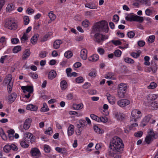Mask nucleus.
Returning <instances> with one entry per match:
<instances>
[{
	"label": "nucleus",
	"instance_id": "obj_56",
	"mask_svg": "<svg viewBox=\"0 0 158 158\" xmlns=\"http://www.w3.org/2000/svg\"><path fill=\"white\" fill-rule=\"evenodd\" d=\"M152 10L147 9L145 10V13L146 15L148 16H150L152 14Z\"/></svg>",
	"mask_w": 158,
	"mask_h": 158
},
{
	"label": "nucleus",
	"instance_id": "obj_34",
	"mask_svg": "<svg viewBox=\"0 0 158 158\" xmlns=\"http://www.w3.org/2000/svg\"><path fill=\"white\" fill-rule=\"evenodd\" d=\"M49 109L46 103H43V106L41 109V111L43 112H46L48 111Z\"/></svg>",
	"mask_w": 158,
	"mask_h": 158
},
{
	"label": "nucleus",
	"instance_id": "obj_14",
	"mask_svg": "<svg viewBox=\"0 0 158 158\" xmlns=\"http://www.w3.org/2000/svg\"><path fill=\"white\" fill-rule=\"evenodd\" d=\"M87 51L85 49H83L81 52L80 56L81 58L83 60H86L87 58Z\"/></svg>",
	"mask_w": 158,
	"mask_h": 158
},
{
	"label": "nucleus",
	"instance_id": "obj_54",
	"mask_svg": "<svg viewBox=\"0 0 158 158\" xmlns=\"http://www.w3.org/2000/svg\"><path fill=\"white\" fill-rule=\"evenodd\" d=\"M143 134V132L142 131H138L137 132L135 133V136L136 137H141Z\"/></svg>",
	"mask_w": 158,
	"mask_h": 158
},
{
	"label": "nucleus",
	"instance_id": "obj_15",
	"mask_svg": "<svg viewBox=\"0 0 158 158\" xmlns=\"http://www.w3.org/2000/svg\"><path fill=\"white\" fill-rule=\"evenodd\" d=\"M12 76L11 75H8L5 78L3 82L6 84H9L13 83L11 81Z\"/></svg>",
	"mask_w": 158,
	"mask_h": 158
},
{
	"label": "nucleus",
	"instance_id": "obj_51",
	"mask_svg": "<svg viewBox=\"0 0 158 158\" xmlns=\"http://www.w3.org/2000/svg\"><path fill=\"white\" fill-rule=\"evenodd\" d=\"M83 81V78L82 77H79L76 79V81L78 83H81Z\"/></svg>",
	"mask_w": 158,
	"mask_h": 158
},
{
	"label": "nucleus",
	"instance_id": "obj_46",
	"mask_svg": "<svg viewBox=\"0 0 158 158\" xmlns=\"http://www.w3.org/2000/svg\"><path fill=\"white\" fill-rule=\"evenodd\" d=\"M89 22L87 20H85L82 22V25L85 27H87L89 26Z\"/></svg>",
	"mask_w": 158,
	"mask_h": 158
},
{
	"label": "nucleus",
	"instance_id": "obj_32",
	"mask_svg": "<svg viewBox=\"0 0 158 158\" xmlns=\"http://www.w3.org/2000/svg\"><path fill=\"white\" fill-rule=\"evenodd\" d=\"M157 98V96L155 94H149L147 97V99L148 100H153Z\"/></svg>",
	"mask_w": 158,
	"mask_h": 158
},
{
	"label": "nucleus",
	"instance_id": "obj_22",
	"mask_svg": "<svg viewBox=\"0 0 158 158\" xmlns=\"http://www.w3.org/2000/svg\"><path fill=\"white\" fill-rule=\"evenodd\" d=\"M15 9V5L12 3L8 4L6 8V10L7 12H10Z\"/></svg>",
	"mask_w": 158,
	"mask_h": 158
},
{
	"label": "nucleus",
	"instance_id": "obj_18",
	"mask_svg": "<svg viewBox=\"0 0 158 158\" xmlns=\"http://www.w3.org/2000/svg\"><path fill=\"white\" fill-rule=\"evenodd\" d=\"M27 110L31 111H36L38 109V107L36 106H34L32 104L28 105L26 107Z\"/></svg>",
	"mask_w": 158,
	"mask_h": 158
},
{
	"label": "nucleus",
	"instance_id": "obj_31",
	"mask_svg": "<svg viewBox=\"0 0 158 158\" xmlns=\"http://www.w3.org/2000/svg\"><path fill=\"white\" fill-rule=\"evenodd\" d=\"M0 135L1 137L4 140H6V139L7 136L5 134L3 129L1 128H0Z\"/></svg>",
	"mask_w": 158,
	"mask_h": 158
},
{
	"label": "nucleus",
	"instance_id": "obj_50",
	"mask_svg": "<svg viewBox=\"0 0 158 158\" xmlns=\"http://www.w3.org/2000/svg\"><path fill=\"white\" fill-rule=\"evenodd\" d=\"M47 53L45 51L41 52L39 54V56L42 58H44L46 56Z\"/></svg>",
	"mask_w": 158,
	"mask_h": 158
},
{
	"label": "nucleus",
	"instance_id": "obj_25",
	"mask_svg": "<svg viewBox=\"0 0 158 158\" xmlns=\"http://www.w3.org/2000/svg\"><path fill=\"white\" fill-rule=\"evenodd\" d=\"M30 54V51L28 49H26L23 53V59L24 60L26 59L29 56Z\"/></svg>",
	"mask_w": 158,
	"mask_h": 158
},
{
	"label": "nucleus",
	"instance_id": "obj_4",
	"mask_svg": "<svg viewBox=\"0 0 158 158\" xmlns=\"http://www.w3.org/2000/svg\"><path fill=\"white\" fill-rule=\"evenodd\" d=\"M5 26L9 29L13 30H15L17 27V24L13 21L11 20H8L6 22Z\"/></svg>",
	"mask_w": 158,
	"mask_h": 158
},
{
	"label": "nucleus",
	"instance_id": "obj_9",
	"mask_svg": "<svg viewBox=\"0 0 158 158\" xmlns=\"http://www.w3.org/2000/svg\"><path fill=\"white\" fill-rule=\"evenodd\" d=\"M21 88L23 90L24 93H25L26 92H27L28 93L31 94L33 91V87L30 85L22 86Z\"/></svg>",
	"mask_w": 158,
	"mask_h": 158
},
{
	"label": "nucleus",
	"instance_id": "obj_30",
	"mask_svg": "<svg viewBox=\"0 0 158 158\" xmlns=\"http://www.w3.org/2000/svg\"><path fill=\"white\" fill-rule=\"evenodd\" d=\"M48 15L51 21H53L56 18V16L55 15L53 11H51L48 13Z\"/></svg>",
	"mask_w": 158,
	"mask_h": 158
},
{
	"label": "nucleus",
	"instance_id": "obj_52",
	"mask_svg": "<svg viewBox=\"0 0 158 158\" xmlns=\"http://www.w3.org/2000/svg\"><path fill=\"white\" fill-rule=\"evenodd\" d=\"M111 42L113 44L116 46L120 45L122 44L121 42L118 40H112L111 41Z\"/></svg>",
	"mask_w": 158,
	"mask_h": 158
},
{
	"label": "nucleus",
	"instance_id": "obj_24",
	"mask_svg": "<svg viewBox=\"0 0 158 158\" xmlns=\"http://www.w3.org/2000/svg\"><path fill=\"white\" fill-rule=\"evenodd\" d=\"M127 89V85L125 84H120L118 86V90L126 91Z\"/></svg>",
	"mask_w": 158,
	"mask_h": 158
},
{
	"label": "nucleus",
	"instance_id": "obj_7",
	"mask_svg": "<svg viewBox=\"0 0 158 158\" xmlns=\"http://www.w3.org/2000/svg\"><path fill=\"white\" fill-rule=\"evenodd\" d=\"M130 103V101L127 99H122L117 102V104L122 107H124L129 105Z\"/></svg>",
	"mask_w": 158,
	"mask_h": 158
},
{
	"label": "nucleus",
	"instance_id": "obj_35",
	"mask_svg": "<svg viewBox=\"0 0 158 158\" xmlns=\"http://www.w3.org/2000/svg\"><path fill=\"white\" fill-rule=\"evenodd\" d=\"M126 91H123L119 90H118V95L120 98H123L125 96V94Z\"/></svg>",
	"mask_w": 158,
	"mask_h": 158
},
{
	"label": "nucleus",
	"instance_id": "obj_20",
	"mask_svg": "<svg viewBox=\"0 0 158 158\" xmlns=\"http://www.w3.org/2000/svg\"><path fill=\"white\" fill-rule=\"evenodd\" d=\"M99 56L97 54H94L90 57L89 58V60L90 61L95 62L98 60L99 59Z\"/></svg>",
	"mask_w": 158,
	"mask_h": 158
},
{
	"label": "nucleus",
	"instance_id": "obj_6",
	"mask_svg": "<svg viewBox=\"0 0 158 158\" xmlns=\"http://www.w3.org/2000/svg\"><path fill=\"white\" fill-rule=\"evenodd\" d=\"M94 36V40L98 43L102 42L104 40V35L99 33H96Z\"/></svg>",
	"mask_w": 158,
	"mask_h": 158
},
{
	"label": "nucleus",
	"instance_id": "obj_57",
	"mask_svg": "<svg viewBox=\"0 0 158 158\" xmlns=\"http://www.w3.org/2000/svg\"><path fill=\"white\" fill-rule=\"evenodd\" d=\"M150 69L153 72V73H155L156 71L157 68L156 65L155 64L153 66H151Z\"/></svg>",
	"mask_w": 158,
	"mask_h": 158
},
{
	"label": "nucleus",
	"instance_id": "obj_44",
	"mask_svg": "<svg viewBox=\"0 0 158 158\" xmlns=\"http://www.w3.org/2000/svg\"><path fill=\"white\" fill-rule=\"evenodd\" d=\"M28 39V37L27 36V35H26L25 33H24L21 39V41L22 43H23L24 42L27 40Z\"/></svg>",
	"mask_w": 158,
	"mask_h": 158
},
{
	"label": "nucleus",
	"instance_id": "obj_29",
	"mask_svg": "<svg viewBox=\"0 0 158 158\" xmlns=\"http://www.w3.org/2000/svg\"><path fill=\"white\" fill-rule=\"evenodd\" d=\"M135 15H128L125 18L126 20L129 21H135Z\"/></svg>",
	"mask_w": 158,
	"mask_h": 158
},
{
	"label": "nucleus",
	"instance_id": "obj_27",
	"mask_svg": "<svg viewBox=\"0 0 158 158\" xmlns=\"http://www.w3.org/2000/svg\"><path fill=\"white\" fill-rule=\"evenodd\" d=\"M94 131L97 133L102 134L104 132V131L99 128L97 126L95 125L94 127Z\"/></svg>",
	"mask_w": 158,
	"mask_h": 158
},
{
	"label": "nucleus",
	"instance_id": "obj_64",
	"mask_svg": "<svg viewBox=\"0 0 158 158\" xmlns=\"http://www.w3.org/2000/svg\"><path fill=\"white\" fill-rule=\"evenodd\" d=\"M138 44L139 47H143L145 44V42L143 40H140L138 42Z\"/></svg>",
	"mask_w": 158,
	"mask_h": 158
},
{
	"label": "nucleus",
	"instance_id": "obj_11",
	"mask_svg": "<svg viewBox=\"0 0 158 158\" xmlns=\"http://www.w3.org/2000/svg\"><path fill=\"white\" fill-rule=\"evenodd\" d=\"M29 140L26 139H23L20 142V144L21 146L24 148H27L29 146L28 144Z\"/></svg>",
	"mask_w": 158,
	"mask_h": 158
},
{
	"label": "nucleus",
	"instance_id": "obj_26",
	"mask_svg": "<svg viewBox=\"0 0 158 158\" xmlns=\"http://www.w3.org/2000/svg\"><path fill=\"white\" fill-rule=\"evenodd\" d=\"M83 106L82 104H74L73 105V107L76 110H78L81 109Z\"/></svg>",
	"mask_w": 158,
	"mask_h": 158
},
{
	"label": "nucleus",
	"instance_id": "obj_62",
	"mask_svg": "<svg viewBox=\"0 0 158 158\" xmlns=\"http://www.w3.org/2000/svg\"><path fill=\"white\" fill-rule=\"evenodd\" d=\"M150 119V117L149 116H147L145 117L143 119V121L146 123H148Z\"/></svg>",
	"mask_w": 158,
	"mask_h": 158
},
{
	"label": "nucleus",
	"instance_id": "obj_23",
	"mask_svg": "<svg viewBox=\"0 0 158 158\" xmlns=\"http://www.w3.org/2000/svg\"><path fill=\"white\" fill-rule=\"evenodd\" d=\"M39 35L38 34H35L31 39V41L33 44H35L37 41Z\"/></svg>",
	"mask_w": 158,
	"mask_h": 158
},
{
	"label": "nucleus",
	"instance_id": "obj_8",
	"mask_svg": "<svg viewBox=\"0 0 158 158\" xmlns=\"http://www.w3.org/2000/svg\"><path fill=\"white\" fill-rule=\"evenodd\" d=\"M30 153L32 156L35 157L36 158H39L40 156V153L39 150L36 148H32Z\"/></svg>",
	"mask_w": 158,
	"mask_h": 158
},
{
	"label": "nucleus",
	"instance_id": "obj_43",
	"mask_svg": "<svg viewBox=\"0 0 158 158\" xmlns=\"http://www.w3.org/2000/svg\"><path fill=\"white\" fill-rule=\"evenodd\" d=\"M108 121V118L106 116L100 117L99 118V122L106 123Z\"/></svg>",
	"mask_w": 158,
	"mask_h": 158
},
{
	"label": "nucleus",
	"instance_id": "obj_58",
	"mask_svg": "<svg viewBox=\"0 0 158 158\" xmlns=\"http://www.w3.org/2000/svg\"><path fill=\"white\" fill-rule=\"evenodd\" d=\"M29 75L34 79H37L38 77V75L34 73H30L29 74Z\"/></svg>",
	"mask_w": 158,
	"mask_h": 158
},
{
	"label": "nucleus",
	"instance_id": "obj_28",
	"mask_svg": "<svg viewBox=\"0 0 158 158\" xmlns=\"http://www.w3.org/2000/svg\"><path fill=\"white\" fill-rule=\"evenodd\" d=\"M144 18L143 17H140L137 15H135V21L138 22L139 23H141L143 21Z\"/></svg>",
	"mask_w": 158,
	"mask_h": 158
},
{
	"label": "nucleus",
	"instance_id": "obj_13",
	"mask_svg": "<svg viewBox=\"0 0 158 158\" xmlns=\"http://www.w3.org/2000/svg\"><path fill=\"white\" fill-rule=\"evenodd\" d=\"M56 72L54 70H52L49 72L48 75V78L49 79L52 80L56 77Z\"/></svg>",
	"mask_w": 158,
	"mask_h": 158
},
{
	"label": "nucleus",
	"instance_id": "obj_60",
	"mask_svg": "<svg viewBox=\"0 0 158 158\" xmlns=\"http://www.w3.org/2000/svg\"><path fill=\"white\" fill-rule=\"evenodd\" d=\"M155 39V36L154 35H151L150 36L148 40V41L150 43H153Z\"/></svg>",
	"mask_w": 158,
	"mask_h": 158
},
{
	"label": "nucleus",
	"instance_id": "obj_40",
	"mask_svg": "<svg viewBox=\"0 0 158 158\" xmlns=\"http://www.w3.org/2000/svg\"><path fill=\"white\" fill-rule=\"evenodd\" d=\"M33 135V134L31 133L27 132L24 135V139H30Z\"/></svg>",
	"mask_w": 158,
	"mask_h": 158
},
{
	"label": "nucleus",
	"instance_id": "obj_59",
	"mask_svg": "<svg viewBox=\"0 0 158 158\" xmlns=\"http://www.w3.org/2000/svg\"><path fill=\"white\" fill-rule=\"evenodd\" d=\"M45 134L50 135L52 134V131L51 127H49L48 129L46 130L45 132Z\"/></svg>",
	"mask_w": 158,
	"mask_h": 158
},
{
	"label": "nucleus",
	"instance_id": "obj_42",
	"mask_svg": "<svg viewBox=\"0 0 158 158\" xmlns=\"http://www.w3.org/2000/svg\"><path fill=\"white\" fill-rule=\"evenodd\" d=\"M44 150L46 153H48L50 152L51 148L49 146L45 145L44 146Z\"/></svg>",
	"mask_w": 158,
	"mask_h": 158
},
{
	"label": "nucleus",
	"instance_id": "obj_49",
	"mask_svg": "<svg viewBox=\"0 0 158 158\" xmlns=\"http://www.w3.org/2000/svg\"><path fill=\"white\" fill-rule=\"evenodd\" d=\"M79 123L81 125L82 127H84L87 125L86 123L85 120L81 119L79 121Z\"/></svg>",
	"mask_w": 158,
	"mask_h": 158
},
{
	"label": "nucleus",
	"instance_id": "obj_1",
	"mask_svg": "<svg viewBox=\"0 0 158 158\" xmlns=\"http://www.w3.org/2000/svg\"><path fill=\"white\" fill-rule=\"evenodd\" d=\"M124 144L120 139L117 136L114 137L110 143L108 155L111 157H114L116 153V152H122L123 151Z\"/></svg>",
	"mask_w": 158,
	"mask_h": 158
},
{
	"label": "nucleus",
	"instance_id": "obj_45",
	"mask_svg": "<svg viewBox=\"0 0 158 158\" xmlns=\"http://www.w3.org/2000/svg\"><path fill=\"white\" fill-rule=\"evenodd\" d=\"M156 86V84L154 82L151 83L149 85L148 87V89H153L155 88Z\"/></svg>",
	"mask_w": 158,
	"mask_h": 158
},
{
	"label": "nucleus",
	"instance_id": "obj_47",
	"mask_svg": "<svg viewBox=\"0 0 158 158\" xmlns=\"http://www.w3.org/2000/svg\"><path fill=\"white\" fill-rule=\"evenodd\" d=\"M135 33L133 31H130L127 32L128 37L130 38H133L135 35Z\"/></svg>",
	"mask_w": 158,
	"mask_h": 158
},
{
	"label": "nucleus",
	"instance_id": "obj_53",
	"mask_svg": "<svg viewBox=\"0 0 158 158\" xmlns=\"http://www.w3.org/2000/svg\"><path fill=\"white\" fill-rule=\"evenodd\" d=\"M23 19L24 21V24L25 25H27L29 22V19L28 16H26L24 17Z\"/></svg>",
	"mask_w": 158,
	"mask_h": 158
},
{
	"label": "nucleus",
	"instance_id": "obj_36",
	"mask_svg": "<svg viewBox=\"0 0 158 158\" xmlns=\"http://www.w3.org/2000/svg\"><path fill=\"white\" fill-rule=\"evenodd\" d=\"M124 60L127 63L129 64H133L134 61L132 59L129 57H126L124 58Z\"/></svg>",
	"mask_w": 158,
	"mask_h": 158
},
{
	"label": "nucleus",
	"instance_id": "obj_12",
	"mask_svg": "<svg viewBox=\"0 0 158 158\" xmlns=\"http://www.w3.org/2000/svg\"><path fill=\"white\" fill-rule=\"evenodd\" d=\"M106 95L110 103L111 104H113L115 103V99L114 97L111 96L110 94L108 93L106 94Z\"/></svg>",
	"mask_w": 158,
	"mask_h": 158
},
{
	"label": "nucleus",
	"instance_id": "obj_48",
	"mask_svg": "<svg viewBox=\"0 0 158 158\" xmlns=\"http://www.w3.org/2000/svg\"><path fill=\"white\" fill-rule=\"evenodd\" d=\"M114 55L115 56L117 57H119L121 56L122 52L119 49L115 50L114 52Z\"/></svg>",
	"mask_w": 158,
	"mask_h": 158
},
{
	"label": "nucleus",
	"instance_id": "obj_55",
	"mask_svg": "<svg viewBox=\"0 0 158 158\" xmlns=\"http://www.w3.org/2000/svg\"><path fill=\"white\" fill-rule=\"evenodd\" d=\"M96 73L95 70H94L89 73V76L92 77H94L96 76Z\"/></svg>",
	"mask_w": 158,
	"mask_h": 158
},
{
	"label": "nucleus",
	"instance_id": "obj_5",
	"mask_svg": "<svg viewBox=\"0 0 158 158\" xmlns=\"http://www.w3.org/2000/svg\"><path fill=\"white\" fill-rule=\"evenodd\" d=\"M141 112L137 110H133L131 113L132 117L131 118V120L133 121H136V119L140 117L139 114H141Z\"/></svg>",
	"mask_w": 158,
	"mask_h": 158
},
{
	"label": "nucleus",
	"instance_id": "obj_16",
	"mask_svg": "<svg viewBox=\"0 0 158 158\" xmlns=\"http://www.w3.org/2000/svg\"><path fill=\"white\" fill-rule=\"evenodd\" d=\"M61 40H56L53 43V47L55 49H58L59 48L60 44L62 43Z\"/></svg>",
	"mask_w": 158,
	"mask_h": 158
},
{
	"label": "nucleus",
	"instance_id": "obj_19",
	"mask_svg": "<svg viewBox=\"0 0 158 158\" xmlns=\"http://www.w3.org/2000/svg\"><path fill=\"white\" fill-rule=\"evenodd\" d=\"M74 127V126L72 124L70 125L69 127L68 130V134L69 136H70L73 134Z\"/></svg>",
	"mask_w": 158,
	"mask_h": 158
},
{
	"label": "nucleus",
	"instance_id": "obj_39",
	"mask_svg": "<svg viewBox=\"0 0 158 158\" xmlns=\"http://www.w3.org/2000/svg\"><path fill=\"white\" fill-rule=\"evenodd\" d=\"M114 76V73H112L109 72L106 75L105 77L108 79H112Z\"/></svg>",
	"mask_w": 158,
	"mask_h": 158
},
{
	"label": "nucleus",
	"instance_id": "obj_63",
	"mask_svg": "<svg viewBox=\"0 0 158 158\" xmlns=\"http://www.w3.org/2000/svg\"><path fill=\"white\" fill-rule=\"evenodd\" d=\"M11 41L12 44H16L19 42V40L18 38H14L12 39Z\"/></svg>",
	"mask_w": 158,
	"mask_h": 158
},
{
	"label": "nucleus",
	"instance_id": "obj_37",
	"mask_svg": "<svg viewBox=\"0 0 158 158\" xmlns=\"http://www.w3.org/2000/svg\"><path fill=\"white\" fill-rule=\"evenodd\" d=\"M73 55V53L71 51L66 52L64 54L65 57L68 59L71 58Z\"/></svg>",
	"mask_w": 158,
	"mask_h": 158
},
{
	"label": "nucleus",
	"instance_id": "obj_33",
	"mask_svg": "<svg viewBox=\"0 0 158 158\" xmlns=\"http://www.w3.org/2000/svg\"><path fill=\"white\" fill-rule=\"evenodd\" d=\"M61 88L62 89H65L67 87V83L65 81H62L60 82Z\"/></svg>",
	"mask_w": 158,
	"mask_h": 158
},
{
	"label": "nucleus",
	"instance_id": "obj_3",
	"mask_svg": "<svg viewBox=\"0 0 158 158\" xmlns=\"http://www.w3.org/2000/svg\"><path fill=\"white\" fill-rule=\"evenodd\" d=\"M148 135L145 138V141L148 144H149L152 141L153 138L156 139L158 136L157 134H155L151 130L149 132Z\"/></svg>",
	"mask_w": 158,
	"mask_h": 158
},
{
	"label": "nucleus",
	"instance_id": "obj_21",
	"mask_svg": "<svg viewBox=\"0 0 158 158\" xmlns=\"http://www.w3.org/2000/svg\"><path fill=\"white\" fill-rule=\"evenodd\" d=\"M17 97L16 93H14L9 96V102L10 103L13 102L16 99Z\"/></svg>",
	"mask_w": 158,
	"mask_h": 158
},
{
	"label": "nucleus",
	"instance_id": "obj_61",
	"mask_svg": "<svg viewBox=\"0 0 158 158\" xmlns=\"http://www.w3.org/2000/svg\"><path fill=\"white\" fill-rule=\"evenodd\" d=\"M26 12L28 14H32L34 13V10L31 8H28L27 9Z\"/></svg>",
	"mask_w": 158,
	"mask_h": 158
},
{
	"label": "nucleus",
	"instance_id": "obj_17",
	"mask_svg": "<svg viewBox=\"0 0 158 158\" xmlns=\"http://www.w3.org/2000/svg\"><path fill=\"white\" fill-rule=\"evenodd\" d=\"M150 109L152 110H156L158 108V103L156 101L152 102L150 106Z\"/></svg>",
	"mask_w": 158,
	"mask_h": 158
},
{
	"label": "nucleus",
	"instance_id": "obj_10",
	"mask_svg": "<svg viewBox=\"0 0 158 158\" xmlns=\"http://www.w3.org/2000/svg\"><path fill=\"white\" fill-rule=\"evenodd\" d=\"M32 120L31 118H28L25 121L23 126V128L25 130H28L30 127Z\"/></svg>",
	"mask_w": 158,
	"mask_h": 158
},
{
	"label": "nucleus",
	"instance_id": "obj_2",
	"mask_svg": "<svg viewBox=\"0 0 158 158\" xmlns=\"http://www.w3.org/2000/svg\"><path fill=\"white\" fill-rule=\"evenodd\" d=\"M109 27L107 23L105 21L96 23L93 26L92 29L91 31V34L99 32L102 30L105 32H107L109 30Z\"/></svg>",
	"mask_w": 158,
	"mask_h": 158
},
{
	"label": "nucleus",
	"instance_id": "obj_41",
	"mask_svg": "<svg viewBox=\"0 0 158 158\" xmlns=\"http://www.w3.org/2000/svg\"><path fill=\"white\" fill-rule=\"evenodd\" d=\"M21 49V47L20 46H17L14 48L13 49V52L14 53H17L20 51Z\"/></svg>",
	"mask_w": 158,
	"mask_h": 158
},
{
	"label": "nucleus",
	"instance_id": "obj_38",
	"mask_svg": "<svg viewBox=\"0 0 158 158\" xmlns=\"http://www.w3.org/2000/svg\"><path fill=\"white\" fill-rule=\"evenodd\" d=\"M11 150L10 145L7 144L3 148L4 151L6 153H8Z\"/></svg>",
	"mask_w": 158,
	"mask_h": 158
}]
</instances>
